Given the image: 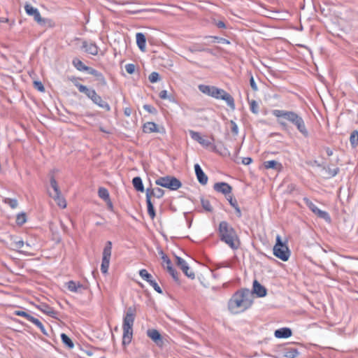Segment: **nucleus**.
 <instances>
[{
	"label": "nucleus",
	"instance_id": "nucleus-45",
	"mask_svg": "<svg viewBox=\"0 0 358 358\" xmlns=\"http://www.w3.org/2000/svg\"><path fill=\"white\" fill-rule=\"evenodd\" d=\"M148 80L150 83H155L159 80V74L157 72H152L148 77Z\"/></svg>",
	"mask_w": 358,
	"mask_h": 358
},
{
	"label": "nucleus",
	"instance_id": "nucleus-2",
	"mask_svg": "<svg viewBox=\"0 0 358 358\" xmlns=\"http://www.w3.org/2000/svg\"><path fill=\"white\" fill-rule=\"evenodd\" d=\"M253 303L252 293L247 288L237 290L228 302V308L231 313L238 314L251 307Z\"/></svg>",
	"mask_w": 358,
	"mask_h": 358
},
{
	"label": "nucleus",
	"instance_id": "nucleus-51",
	"mask_svg": "<svg viewBox=\"0 0 358 358\" xmlns=\"http://www.w3.org/2000/svg\"><path fill=\"white\" fill-rule=\"evenodd\" d=\"M230 124H231V132L233 133V134L234 136H237L238 134V125L236 124V123L234 121V120H231L230 121Z\"/></svg>",
	"mask_w": 358,
	"mask_h": 358
},
{
	"label": "nucleus",
	"instance_id": "nucleus-40",
	"mask_svg": "<svg viewBox=\"0 0 358 358\" xmlns=\"http://www.w3.org/2000/svg\"><path fill=\"white\" fill-rule=\"evenodd\" d=\"M3 202L8 205H9V206L13 208V209H15L17 207V205H18V202H17V200L15 199H10V198H5L3 199Z\"/></svg>",
	"mask_w": 358,
	"mask_h": 358
},
{
	"label": "nucleus",
	"instance_id": "nucleus-35",
	"mask_svg": "<svg viewBox=\"0 0 358 358\" xmlns=\"http://www.w3.org/2000/svg\"><path fill=\"white\" fill-rule=\"evenodd\" d=\"M99 196L103 201H108L110 198L109 192L105 187H99L98 190Z\"/></svg>",
	"mask_w": 358,
	"mask_h": 358
},
{
	"label": "nucleus",
	"instance_id": "nucleus-63",
	"mask_svg": "<svg viewBox=\"0 0 358 358\" xmlns=\"http://www.w3.org/2000/svg\"><path fill=\"white\" fill-rule=\"evenodd\" d=\"M234 208L235 209L237 217H241L242 216V213H241V209H240L238 205L234 207Z\"/></svg>",
	"mask_w": 358,
	"mask_h": 358
},
{
	"label": "nucleus",
	"instance_id": "nucleus-39",
	"mask_svg": "<svg viewBox=\"0 0 358 358\" xmlns=\"http://www.w3.org/2000/svg\"><path fill=\"white\" fill-rule=\"evenodd\" d=\"M201 203L203 208L208 211V212H212L213 211V207L210 204V202L208 199H205L203 198L201 199Z\"/></svg>",
	"mask_w": 358,
	"mask_h": 358
},
{
	"label": "nucleus",
	"instance_id": "nucleus-46",
	"mask_svg": "<svg viewBox=\"0 0 358 358\" xmlns=\"http://www.w3.org/2000/svg\"><path fill=\"white\" fill-rule=\"evenodd\" d=\"M164 190L159 188V187H156V188H154V196L157 198V199H161L164 196Z\"/></svg>",
	"mask_w": 358,
	"mask_h": 358
},
{
	"label": "nucleus",
	"instance_id": "nucleus-7",
	"mask_svg": "<svg viewBox=\"0 0 358 358\" xmlns=\"http://www.w3.org/2000/svg\"><path fill=\"white\" fill-rule=\"evenodd\" d=\"M50 186L52 188L54 192H48V194L50 197H52L57 203V205L62 208H66V203L65 199L61 196V191L57 185V182L56 181L54 176L50 178Z\"/></svg>",
	"mask_w": 358,
	"mask_h": 358
},
{
	"label": "nucleus",
	"instance_id": "nucleus-38",
	"mask_svg": "<svg viewBox=\"0 0 358 358\" xmlns=\"http://www.w3.org/2000/svg\"><path fill=\"white\" fill-rule=\"evenodd\" d=\"M323 169L327 172L330 178L336 176L340 171V169L338 167L335 169H331L329 166H323Z\"/></svg>",
	"mask_w": 358,
	"mask_h": 358
},
{
	"label": "nucleus",
	"instance_id": "nucleus-13",
	"mask_svg": "<svg viewBox=\"0 0 358 358\" xmlns=\"http://www.w3.org/2000/svg\"><path fill=\"white\" fill-rule=\"evenodd\" d=\"M176 264L188 278L191 279L195 278L194 273L189 268L187 262L182 258L176 257Z\"/></svg>",
	"mask_w": 358,
	"mask_h": 358
},
{
	"label": "nucleus",
	"instance_id": "nucleus-14",
	"mask_svg": "<svg viewBox=\"0 0 358 358\" xmlns=\"http://www.w3.org/2000/svg\"><path fill=\"white\" fill-rule=\"evenodd\" d=\"M89 99H90L94 103L96 104L100 108L105 109L106 111L110 110V106L109 104L104 101L102 98L99 94H97L95 90H94L92 94H91Z\"/></svg>",
	"mask_w": 358,
	"mask_h": 358
},
{
	"label": "nucleus",
	"instance_id": "nucleus-55",
	"mask_svg": "<svg viewBox=\"0 0 358 358\" xmlns=\"http://www.w3.org/2000/svg\"><path fill=\"white\" fill-rule=\"evenodd\" d=\"M250 87L252 89V90H254L255 92L258 90L257 85L252 76H251V77L250 78Z\"/></svg>",
	"mask_w": 358,
	"mask_h": 358
},
{
	"label": "nucleus",
	"instance_id": "nucleus-8",
	"mask_svg": "<svg viewBox=\"0 0 358 358\" xmlns=\"http://www.w3.org/2000/svg\"><path fill=\"white\" fill-rule=\"evenodd\" d=\"M112 242L108 241L106 243V245L103 250L102 262L101 265V271L103 273H107L110 260L111 257Z\"/></svg>",
	"mask_w": 358,
	"mask_h": 358
},
{
	"label": "nucleus",
	"instance_id": "nucleus-9",
	"mask_svg": "<svg viewBox=\"0 0 358 358\" xmlns=\"http://www.w3.org/2000/svg\"><path fill=\"white\" fill-rule=\"evenodd\" d=\"M24 10L28 15L33 16L34 20L41 26L45 25L47 23L50 22V20L41 17L38 10L29 3H27L24 6Z\"/></svg>",
	"mask_w": 358,
	"mask_h": 358
},
{
	"label": "nucleus",
	"instance_id": "nucleus-58",
	"mask_svg": "<svg viewBox=\"0 0 358 358\" xmlns=\"http://www.w3.org/2000/svg\"><path fill=\"white\" fill-rule=\"evenodd\" d=\"M159 96L160 99H169V96H168L167 94V91L166 90H162L159 94Z\"/></svg>",
	"mask_w": 358,
	"mask_h": 358
},
{
	"label": "nucleus",
	"instance_id": "nucleus-61",
	"mask_svg": "<svg viewBox=\"0 0 358 358\" xmlns=\"http://www.w3.org/2000/svg\"><path fill=\"white\" fill-rule=\"evenodd\" d=\"M215 25L220 29L226 28V24L223 21H218L215 22Z\"/></svg>",
	"mask_w": 358,
	"mask_h": 358
},
{
	"label": "nucleus",
	"instance_id": "nucleus-43",
	"mask_svg": "<svg viewBox=\"0 0 358 358\" xmlns=\"http://www.w3.org/2000/svg\"><path fill=\"white\" fill-rule=\"evenodd\" d=\"M189 135H190L191 138H192L193 140H194V141H197L198 143L200 141V140H201V138H202V137H201V134H200V133H199V132H198V131H193V130H189Z\"/></svg>",
	"mask_w": 358,
	"mask_h": 358
},
{
	"label": "nucleus",
	"instance_id": "nucleus-37",
	"mask_svg": "<svg viewBox=\"0 0 358 358\" xmlns=\"http://www.w3.org/2000/svg\"><path fill=\"white\" fill-rule=\"evenodd\" d=\"M146 203H147V207H148V213L149 216L150 217V218L152 220H154V218L156 216V213H155V210L153 203H152V201H146Z\"/></svg>",
	"mask_w": 358,
	"mask_h": 358
},
{
	"label": "nucleus",
	"instance_id": "nucleus-50",
	"mask_svg": "<svg viewBox=\"0 0 358 358\" xmlns=\"http://www.w3.org/2000/svg\"><path fill=\"white\" fill-rule=\"evenodd\" d=\"M145 194H146V201H151V197L154 196V188H152L151 187L147 188L146 191H145Z\"/></svg>",
	"mask_w": 358,
	"mask_h": 358
},
{
	"label": "nucleus",
	"instance_id": "nucleus-44",
	"mask_svg": "<svg viewBox=\"0 0 358 358\" xmlns=\"http://www.w3.org/2000/svg\"><path fill=\"white\" fill-rule=\"evenodd\" d=\"M16 222L20 225L24 224L26 222V214L24 213L18 214L16 217Z\"/></svg>",
	"mask_w": 358,
	"mask_h": 358
},
{
	"label": "nucleus",
	"instance_id": "nucleus-33",
	"mask_svg": "<svg viewBox=\"0 0 358 358\" xmlns=\"http://www.w3.org/2000/svg\"><path fill=\"white\" fill-rule=\"evenodd\" d=\"M61 339L62 343L67 346L69 349H71L73 348L74 344L72 341V340L66 334H61Z\"/></svg>",
	"mask_w": 358,
	"mask_h": 358
},
{
	"label": "nucleus",
	"instance_id": "nucleus-17",
	"mask_svg": "<svg viewBox=\"0 0 358 358\" xmlns=\"http://www.w3.org/2000/svg\"><path fill=\"white\" fill-rule=\"evenodd\" d=\"M213 189L224 195L230 194L232 191V187L228 183L224 182H216L213 186Z\"/></svg>",
	"mask_w": 358,
	"mask_h": 358
},
{
	"label": "nucleus",
	"instance_id": "nucleus-53",
	"mask_svg": "<svg viewBox=\"0 0 358 358\" xmlns=\"http://www.w3.org/2000/svg\"><path fill=\"white\" fill-rule=\"evenodd\" d=\"M188 50L191 52H196V51H199V52L205 51V52L211 53V50L210 49H208V48H201L192 47V48H189Z\"/></svg>",
	"mask_w": 358,
	"mask_h": 358
},
{
	"label": "nucleus",
	"instance_id": "nucleus-24",
	"mask_svg": "<svg viewBox=\"0 0 358 358\" xmlns=\"http://www.w3.org/2000/svg\"><path fill=\"white\" fill-rule=\"evenodd\" d=\"M136 43L138 48L143 51H145V45H146V38L145 36L143 33H137L136 35Z\"/></svg>",
	"mask_w": 358,
	"mask_h": 358
},
{
	"label": "nucleus",
	"instance_id": "nucleus-18",
	"mask_svg": "<svg viewBox=\"0 0 358 358\" xmlns=\"http://www.w3.org/2000/svg\"><path fill=\"white\" fill-rule=\"evenodd\" d=\"M194 171L199 182L203 185H206L208 180V176L203 172L199 164H194Z\"/></svg>",
	"mask_w": 358,
	"mask_h": 358
},
{
	"label": "nucleus",
	"instance_id": "nucleus-48",
	"mask_svg": "<svg viewBox=\"0 0 358 358\" xmlns=\"http://www.w3.org/2000/svg\"><path fill=\"white\" fill-rule=\"evenodd\" d=\"M143 108L150 114H156L157 113V109L152 105L145 104Z\"/></svg>",
	"mask_w": 358,
	"mask_h": 358
},
{
	"label": "nucleus",
	"instance_id": "nucleus-32",
	"mask_svg": "<svg viewBox=\"0 0 358 358\" xmlns=\"http://www.w3.org/2000/svg\"><path fill=\"white\" fill-rule=\"evenodd\" d=\"M29 322L35 324L41 330L43 334L48 335L43 324L39 320L32 316L29 320Z\"/></svg>",
	"mask_w": 358,
	"mask_h": 358
},
{
	"label": "nucleus",
	"instance_id": "nucleus-4",
	"mask_svg": "<svg viewBox=\"0 0 358 358\" xmlns=\"http://www.w3.org/2000/svg\"><path fill=\"white\" fill-rule=\"evenodd\" d=\"M199 90L204 94L210 96L215 99L224 101L231 109H235L234 99L224 90L218 88L216 86L206 85H199Z\"/></svg>",
	"mask_w": 358,
	"mask_h": 358
},
{
	"label": "nucleus",
	"instance_id": "nucleus-30",
	"mask_svg": "<svg viewBox=\"0 0 358 358\" xmlns=\"http://www.w3.org/2000/svg\"><path fill=\"white\" fill-rule=\"evenodd\" d=\"M350 143L352 148H357L358 147V131L354 130L351 132L350 136Z\"/></svg>",
	"mask_w": 358,
	"mask_h": 358
},
{
	"label": "nucleus",
	"instance_id": "nucleus-42",
	"mask_svg": "<svg viewBox=\"0 0 358 358\" xmlns=\"http://www.w3.org/2000/svg\"><path fill=\"white\" fill-rule=\"evenodd\" d=\"M303 201L306 206L309 208V209L315 213L316 210L318 209V208L316 206L315 204H314L307 197L303 198Z\"/></svg>",
	"mask_w": 358,
	"mask_h": 358
},
{
	"label": "nucleus",
	"instance_id": "nucleus-36",
	"mask_svg": "<svg viewBox=\"0 0 358 358\" xmlns=\"http://www.w3.org/2000/svg\"><path fill=\"white\" fill-rule=\"evenodd\" d=\"M299 355V352L296 348L287 349L285 352V357L286 358H295Z\"/></svg>",
	"mask_w": 358,
	"mask_h": 358
},
{
	"label": "nucleus",
	"instance_id": "nucleus-19",
	"mask_svg": "<svg viewBox=\"0 0 358 358\" xmlns=\"http://www.w3.org/2000/svg\"><path fill=\"white\" fill-rule=\"evenodd\" d=\"M252 295L255 294L259 297H264L267 294V290L265 287L262 285L257 280L253 282Z\"/></svg>",
	"mask_w": 358,
	"mask_h": 358
},
{
	"label": "nucleus",
	"instance_id": "nucleus-52",
	"mask_svg": "<svg viewBox=\"0 0 358 358\" xmlns=\"http://www.w3.org/2000/svg\"><path fill=\"white\" fill-rule=\"evenodd\" d=\"M136 69V66L134 64H127L125 65L126 71L129 74H132L134 73Z\"/></svg>",
	"mask_w": 358,
	"mask_h": 358
},
{
	"label": "nucleus",
	"instance_id": "nucleus-12",
	"mask_svg": "<svg viewBox=\"0 0 358 358\" xmlns=\"http://www.w3.org/2000/svg\"><path fill=\"white\" fill-rule=\"evenodd\" d=\"M147 336L158 346L162 348L164 343L159 331L155 329H150L147 331Z\"/></svg>",
	"mask_w": 358,
	"mask_h": 358
},
{
	"label": "nucleus",
	"instance_id": "nucleus-10",
	"mask_svg": "<svg viewBox=\"0 0 358 358\" xmlns=\"http://www.w3.org/2000/svg\"><path fill=\"white\" fill-rule=\"evenodd\" d=\"M136 308L134 306H129L127 308L125 314L123 317L122 327H132L136 317Z\"/></svg>",
	"mask_w": 358,
	"mask_h": 358
},
{
	"label": "nucleus",
	"instance_id": "nucleus-41",
	"mask_svg": "<svg viewBox=\"0 0 358 358\" xmlns=\"http://www.w3.org/2000/svg\"><path fill=\"white\" fill-rule=\"evenodd\" d=\"M250 109L254 114L259 113V105L255 100H251L249 101Z\"/></svg>",
	"mask_w": 358,
	"mask_h": 358
},
{
	"label": "nucleus",
	"instance_id": "nucleus-23",
	"mask_svg": "<svg viewBox=\"0 0 358 358\" xmlns=\"http://www.w3.org/2000/svg\"><path fill=\"white\" fill-rule=\"evenodd\" d=\"M87 73L89 74L94 76L96 80L99 81L102 85H106V79L101 72L98 71L97 70L92 67H90L89 70L87 71Z\"/></svg>",
	"mask_w": 358,
	"mask_h": 358
},
{
	"label": "nucleus",
	"instance_id": "nucleus-16",
	"mask_svg": "<svg viewBox=\"0 0 358 358\" xmlns=\"http://www.w3.org/2000/svg\"><path fill=\"white\" fill-rule=\"evenodd\" d=\"M68 289L71 292L83 293L87 287L79 282L70 280L66 283Z\"/></svg>",
	"mask_w": 358,
	"mask_h": 358
},
{
	"label": "nucleus",
	"instance_id": "nucleus-59",
	"mask_svg": "<svg viewBox=\"0 0 358 358\" xmlns=\"http://www.w3.org/2000/svg\"><path fill=\"white\" fill-rule=\"evenodd\" d=\"M24 241H22V240H20V241H15L14 243V245H15V247L17 249H21L23 248L24 246Z\"/></svg>",
	"mask_w": 358,
	"mask_h": 358
},
{
	"label": "nucleus",
	"instance_id": "nucleus-47",
	"mask_svg": "<svg viewBox=\"0 0 358 358\" xmlns=\"http://www.w3.org/2000/svg\"><path fill=\"white\" fill-rule=\"evenodd\" d=\"M15 315H17V316H21V317H24V318H26L28 321H29V320L31 319V317H32L31 315H29V313H27V312L25 311H22V310H15Z\"/></svg>",
	"mask_w": 358,
	"mask_h": 358
},
{
	"label": "nucleus",
	"instance_id": "nucleus-29",
	"mask_svg": "<svg viewBox=\"0 0 358 358\" xmlns=\"http://www.w3.org/2000/svg\"><path fill=\"white\" fill-rule=\"evenodd\" d=\"M266 169H272L279 170L282 168V164L275 160L266 161L264 163Z\"/></svg>",
	"mask_w": 358,
	"mask_h": 358
},
{
	"label": "nucleus",
	"instance_id": "nucleus-27",
	"mask_svg": "<svg viewBox=\"0 0 358 358\" xmlns=\"http://www.w3.org/2000/svg\"><path fill=\"white\" fill-rule=\"evenodd\" d=\"M132 185L136 191L141 192H143L145 191L142 179L140 177H134L132 180Z\"/></svg>",
	"mask_w": 358,
	"mask_h": 358
},
{
	"label": "nucleus",
	"instance_id": "nucleus-31",
	"mask_svg": "<svg viewBox=\"0 0 358 358\" xmlns=\"http://www.w3.org/2000/svg\"><path fill=\"white\" fill-rule=\"evenodd\" d=\"M75 86L78 89L80 92L84 93L88 98L94 90L93 89H89L80 83H75Z\"/></svg>",
	"mask_w": 358,
	"mask_h": 358
},
{
	"label": "nucleus",
	"instance_id": "nucleus-64",
	"mask_svg": "<svg viewBox=\"0 0 358 358\" xmlns=\"http://www.w3.org/2000/svg\"><path fill=\"white\" fill-rule=\"evenodd\" d=\"M324 149L328 156H331L333 155V150L330 148L326 147Z\"/></svg>",
	"mask_w": 358,
	"mask_h": 358
},
{
	"label": "nucleus",
	"instance_id": "nucleus-28",
	"mask_svg": "<svg viewBox=\"0 0 358 358\" xmlns=\"http://www.w3.org/2000/svg\"><path fill=\"white\" fill-rule=\"evenodd\" d=\"M74 67L80 71H87L89 70L90 66H85L81 60L78 58H74L72 61Z\"/></svg>",
	"mask_w": 358,
	"mask_h": 358
},
{
	"label": "nucleus",
	"instance_id": "nucleus-11",
	"mask_svg": "<svg viewBox=\"0 0 358 358\" xmlns=\"http://www.w3.org/2000/svg\"><path fill=\"white\" fill-rule=\"evenodd\" d=\"M140 276L145 281H147L150 286L159 294H162V289L157 283V282L152 279V276L150 274L146 269H141L139 271Z\"/></svg>",
	"mask_w": 358,
	"mask_h": 358
},
{
	"label": "nucleus",
	"instance_id": "nucleus-54",
	"mask_svg": "<svg viewBox=\"0 0 358 358\" xmlns=\"http://www.w3.org/2000/svg\"><path fill=\"white\" fill-rule=\"evenodd\" d=\"M203 147L208 148L212 145V143L206 139L201 138V140L199 142Z\"/></svg>",
	"mask_w": 358,
	"mask_h": 358
},
{
	"label": "nucleus",
	"instance_id": "nucleus-1",
	"mask_svg": "<svg viewBox=\"0 0 358 358\" xmlns=\"http://www.w3.org/2000/svg\"><path fill=\"white\" fill-rule=\"evenodd\" d=\"M272 114L278 118V122L283 129H287L288 127L287 124L282 120V119H285L294 126L303 137L308 138L309 136V132L303 117L296 112L276 109L272 110Z\"/></svg>",
	"mask_w": 358,
	"mask_h": 358
},
{
	"label": "nucleus",
	"instance_id": "nucleus-26",
	"mask_svg": "<svg viewBox=\"0 0 358 358\" xmlns=\"http://www.w3.org/2000/svg\"><path fill=\"white\" fill-rule=\"evenodd\" d=\"M143 131L144 133L150 134L152 132H158L157 124L153 122H148L143 126Z\"/></svg>",
	"mask_w": 358,
	"mask_h": 358
},
{
	"label": "nucleus",
	"instance_id": "nucleus-20",
	"mask_svg": "<svg viewBox=\"0 0 358 358\" xmlns=\"http://www.w3.org/2000/svg\"><path fill=\"white\" fill-rule=\"evenodd\" d=\"M36 307L43 313L48 315V316H50L53 318H57V312L55 311L48 304L41 303L39 305H37Z\"/></svg>",
	"mask_w": 358,
	"mask_h": 358
},
{
	"label": "nucleus",
	"instance_id": "nucleus-62",
	"mask_svg": "<svg viewBox=\"0 0 358 358\" xmlns=\"http://www.w3.org/2000/svg\"><path fill=\"white\" fill-rule=\"evenodd\" d=\"M124 114L127 117H129L131 114V109L129 107H127L124 109Z\"/></svg>",
	"mask_w": 358,
	"mask_h": 358
},
{
	"label": "nucleus",
	"instance_id": "nucleus-15",
	"mask_svg": "<svg viewBox=\"0 0 358 358\" xmlns=\"http://www.w3.org/2000/svg\"><path fill=\"white\" fill-rule=\"evenodd\" d=\"M163 267L167 270L169 274L172 276V278L176 281H178V273L177 271L173 267L171 259L168 257H165L164 258V262L162 264Z\"/></svg>",
	"mask_w": 358,
	"mask_h": 358
},
{
	"label": "nucleus",
	"instance_id": "nucleus-3",
	"mask_svg": "<svg viewBox=\"0 0 358 358\" xmlns=\"http://www.w3.org/2000/svg\"><path fill=\"white\" fill-rule=\"evenodd\" d=\"M220 239L227 244L231 249L237 250L240 241L235 229L226 221L220 222L219 224Z\"/></svg>",
	"mask_w": 358,
	"mask_h": 358
},
{
	"label": "nucleus",
	"instance_id": "nucleus-6",
	"mask_svg": "<svg viewBox=\"0 0 358 358\" xmlns=\"http://www.w3.org/2000/svg\"><path fill=\"white\" fill-rule=\"evenodd\" d=\"M155 184L171 191L177 190L182 185L180 180L173 176L159 177L155 180Z\"/></svg>",
	"mask_w": 358,
	"mask_h": 358
},
{
	"label": "nucleus",
	"instance_id": "nucleus-21",
	"mask_svg": "<svg viewBox=\"0 0 358 358\" xmlns=\"http://www.w3.org/2000/svg\"><path fill=\"white\" fill-rule=\"evenodd\" d=\"M292 335L291 329L288 327H283L276 329L274 332V336L278 338H287Z\"/></svg>",
	"mask_w": 358,
	"mask_h": 358
},
{
	"label": "nucleus",
	"instance_id": "nucleus-56",
	"mask_svg": "<svg viewBox=\"0 0 358 358\" xmlns=\"http://www.w3.org/2000/svg\"><path fill=\"white\" fill-rule=\"evenodd\" d=\"M213 38L217 42V43H224V44H229V41L226 39V38H221V37H217V36H214Z\"/></svg>",
	"mask_w": 358,
	"mask_h": 358
},
{
	"label": "nucleus",
	"instance_id": "nucleus-22",
	"mask_svg": "<svg viewBox=\"0 0 358 358\" xmlns=\"http://www.w3.org/2000/svg\"><path fill=\"white\" fill-rule=\"evenodd\" d=\"M123 336H122V344L128 345L131 343L133 336V328L132 327H122Z\"/></svg>",
	"mask_w": 358,
	"mask_h": 358
},
{
	"label": "nucleus",
	"instance_id": "nucleus-5",
	"mask_svg": "<svg viewBox=\"0 0 358 358\" xmlns=\"http://www.w3.org/2000/svg\"><path fill=\"white\" fill-rule=\"evenodd\" d=\"M275 244L273 248V255L280 260L287 262L291 255V252L286 243L282 242L280 235L276 236Z\"/></svg>",
	"mask_w": 358,
	"mask_h": 358
},
{
	"label": "nucleus",
	"instance_id": "nucleus-60",
	"mask_svg": "<svg viewBox=\"0 0 358 358\" xmlns=\"http://www.w3.org/2000/svg\"><path fill=\"white\" fill-rule=\"evenodd\" d=\"M252 162V159L251 157H243L242 159V164L244 165H248L251 164Z\"/></svg>",
	"mask_w": 358,
	"mask_h": 358
},
{
	"label": "nucleus",
	"instance_id": "nucleus-49",
	"mask_svg": "<svg viewBox=\"0 0 358 358\" xmlns=\"http://www.w3.org/2000/svg\"><path fill=\"white\" fill-rule=\"evenodd\" d=\"M34 87L35 89H36L37 90H38L41 92H45V87L41 81H37V80L34 81Z\"/></svg>",
	"mask_w": 358,
	"mask_h": 358
},
{
	"label": "nucleus",
	"instance_id": "nucleus-25",
	"mask_svg": "<svg viewBox=\"0 0 358 358\" xmlns=\"http://www.w3.org/2000/svg\"><path fill=\"white\" fill-rule=\"evenodd\" d=\"M83 47L85 49V52L90 55H96L98 54L99 48L94 43H88L85 41L83 43Z\"/></svg>",
	"mask_w": 358,
	"mask_h": 358
},
{
	"label": "nucleus",
	"instance_id": "nucleus-57",
	"mask_svg": "<svg viewBox=\"0 0 358 358\" xmlns=\"http://www.w3.org/2000/svg\"><path fill=\"white\" fill-rule=\"evenodd\" d=\"M227 200L229 201L230 205L234 208L238 205L237 201L235 198H233L232 196H229V198H227Z\"/></svg>",
	"mask_w": 358,
	"mask_h": 358
},
{
	"label": "nucleus",
	"instance_id": "nucleus-34",
	"mask_svg": "<svg viewBox=\"0 0 358 358\" xmlns=\"http://www.w3.org/2000/svg\"><path fill=\"white\" fill-rule=\"evenodd\" d=\"M315 214L320 218L324 219L325 221L330 222H331V217L329 215V213L326 211L322 210L320 209H317Z\"/></svg>",
	"mask_w": 358,
	"mask_h": 358
}]
</instances>
